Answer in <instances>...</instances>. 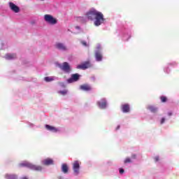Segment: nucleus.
<instances>
[{"label": "nucleus", "instance_id": "nucleus-1", "mask_svg": "<svg viewBox=\"0 0 179 179\" xmlns=\"http://www.w3.org/2000/svg\"><path fill=\"white\" fill-rule=\"evenodd\" d=\"M86 16L89 20H94L95 26H100L104 22V15L101 12L92 9L88 11Z\"/></svg>", "mask_w": 179, "mask_h": 179}, {"label": "nucleus", "instance_id": "nucleus-2", "mask_svg": "<svg viewBox=\"0 0 179 179\" xmlns=\"http://www.w3.org/2000/svg\"><path fill=\"white\" fill-rule=\"evenodd\" d=\"M20 167H28L31 170H34L35 171H41L43 168L41 166L33 165L29 162H23L20 164Z\"/></svg>", "mask_w": 179, "mask_h": 179}, {"label": "nucleus", "instance_id": "nucleus-3", "mask_svg": "<svg viewBox=\"0 0 179 179\" xmlns=\"http://www.w3.org/2000/svg\"><path fill=\"white\" fill-rule=\"evenodd\" d=\"M59 68L66 73L71 72V66H69V62H65L62 64H59Z\"/></svg>", "mask_w": 179, "mask_h": 179}, {"label": "nucleus", "instance_id": "nucleus-4", "mask_svg": "<svg viewBox=\"0 0 179 179\" xmlns=\"http://www.w3.org/2000/svg\"><path fill=\"white\" fill-rule=\"evenodd\" d=\"M44 19L50 24H57V19L54 18L51 15H45Z\"/></svg>", "mask_w": 179, "mask_h": 179}, {"label": "nucleus", "instance_id": "nucleus-5", "mask_svg": "<svg viewBox=\"0 0 179 179\" xmlns=\"http://www.w3.org/2000/svg\"><path fill=\"white\" fill-rule=\"evenodd\" d=\"M80 169V165L79 164V161H75L73 164V170L76 176L79 174V169Z\"/></svg>", "mask_w": 179, "mask_h": 179}, {"label": "nucleus", "instance_id": "nucleus-6", "mask_svg": "<svg viewBox=\"0 0 179 179\" xmlns=\"http://www.w3.org/2000/svg\"><path fill=\"white\" fill-rule=\"evenodd\" d=\"M79 80V74L75 73L71 76V78L67 80L68 83H73V82H78Z\"/></svg>", "mask_w": 179, "mask_h": 179}, {"label": "nucleus", "instance_id": "nucleus-7", "mask_svg": "<svg viewBox=\"0 0 179 179\" xmlns=\"http://www.w3.org/2000/svg\"><path fill=\"white\" fill-rule=\"evenodd\" d=\"M9 6L11 10L15 12V13H19V12H20V8H19V7H17V6H16L15 3L10 2Z\"/></svg>", "mask_w": 179, "mask_h": 179}, {"label": "nucleus", "instance_id": "nucleus-8", "mask_svg": "<svg viewBox=\"0 0 179 179\" xmlns=\"http://www.w3.org/2000/svg\"><path fill=\"white\" fill-rule=\"evenodd\" d=\"M87 68H90V62H85L83 64L77 66V69H87Z\"/></svg>", "mask_w": 179, "mask_h": 179}, {"label": "nucleus", "instance_id": "nucleus-9", "mask_svg": "<svg viewBox=\"0 0 179 179\" xmlns=\"http://www.w3.org/2000/svg\"><path fill=\"white\" fill-rule=\"evenodd\" d=\"M80 89L84 92H90V90H92V86L89 84H83L80 86Z\"/></svg>", "mask_w": 179, "mask_h": 179}, {"label": "nucleus", "instance_id": "nucleus-10", "mask_svg": "<svg viewBox=\"0 0 179 179\" xmlns=\"http://www.w3.org/2000/svg\"><path fill=\"white\" fill-rule=\"evenodd\" d=\"M95 58H96V60L98 61V62H100V61H102L103 55L101 54V52H100L99 50L96 51Z\"/></svg>", "mask_w": 179, "mask_h": 179}, {"label": "nucleus", "instance_id": "nucleus-11", "mask_svg": "<svg viewBox=\"0 0 179 179\" xmlns=\"http://www.w3.org/2000/svg\"><path fill=\"white\" fill-rule=\"evenodd\" d=\"M43 164L44 166H51V164H54V160L51 158H47L43 161Z\"/></svg>", "mask_w": 179, "mask_h": 179}, {"label": "nucleus", "instance_id": "nucleus-12", "mask_svg": "<svg viewBox=\"0 0 179 179\" xmlns=\"http://www.w3.org/2000/svg\"><path fill=\"white\" fill-rule=\"evenodd\" d=\"M57 50H61L62 51H66V46L64 43H58L55 45Z\"/></svg>", "mask_w": 179, "mask_h": 179}, {"label": "nucleus", "instance_id": "nucleus-13", "mask_svg": "<svg viewBox=\"0 0 179 179\" xmlns=\"http://www.w3.org/2000/svg\"><path fill=\"white\" fill-rule=\"evenodd\" d=\"M97 105L99 106V108L104 109L107 107V101L103 99L101 101H98Z\"/></svg>", "mask_w": 179, "mask_h": 179}, {"label": "nucleus", "instance_id": "nucleus-14", "mask_svg": "<svg viewBox=\"0 0 179 179\" xmlns=\"http://www.w3.org/2000/svg\"><path fill=\"white\" fill-rule=\"evenodd\" d=\"M46 129H48V131H50V132H58V129H57L54 126H50L49 124H46L45 126Z\"/></svg>", "mask_w": 179, "mask_h": 179}, {"label": "nucleus", "instance_id": "nucleus-15", "mask_svg": "<svg viewBox=\"0 0 179 179\" xmlns=\"http://www.w3.org/2000/svg\"><path fill=\"white\" fill-rule=\"evenodd\" d=\"M122 110L123 113H129L130 111L129 104L125 103L122 105Z\"/></svg>", "mask_w": 179, "mask_h": 179}, {"label": "nucleus", "instance_id": "nucleus-16", "mask_svg": "<svg viewBox=\"0 0 179 179\" xmlns=\"http://www.w3.org/2000/svg\"><path fill=\"white\" fill-rule=\"evenodd\" d=\"M69 170V168L68 167V164H62V171L64 173V174H68V171Z\"/></svg>", "mask_w": 179, "mask_h": 179}, {"label": "nucleus", "instance_id": "nucleus-17", "mask_svg": "<svg viewBox=\"0 0 179 179\" xmlns=\"http://www.w3.org/2000/svg\"><path fill=\"white\" fill-rule=\"evenodd\" d=\"M6 59H16V55L15 54H7L5 57Z\"/></svg>", "mask_w": 179, "mask_h": 179}, {"label": "nucleus", "instance_id": "nucleus-18", "mask_svg": "<svg viewBox=\"0 0 179 179\" xmlns=\"http://www.w3.org/2000/svg\"><path fill=\"white\" fill-rule=\"evenodd\" d=\"M6 179H17V176L16 175H9V174H7L6 175Z\"/></svg>", "mask_w": 179, "mask_h": 179}, {"label": "nucleus", "instance_id": "nucleus-19", "mask_svg": "<svg viewBox=\"0 0 179 179\" xmlns=\"http://www.w3.org/2000/svg\"><path fill=\"white\" fill-rule=\"evenodd\" d=\"M148 110H150L151 113H157V108L155 106H149Z\"/></svg>", "mask_w": 179, "mask_h": 179}, {"label": "nucleus", "instance_id": "nucleus-20", "mask_svg": "<svg viewBox=\"0 0 179 179\" xmlns=\"http://www.w3.org/2000/svg\"><path fill=\"white\" fill-rule=\"evenodd\" d=\"M45 82H52L54 80V77H45Z\"/></svg>", "mask_w": 179, "mask_h": 179}, {"label": "nucleus", "instance_id": "nucleus-21", "mask_svg": "<svg viewBox=\"0 0 179 179\" xmlns=\"http://www.w3.org/2000/svg\"><path fill=\"white\" fill-rule=\"evenodd\" d=\"M160 100L162 103H166V101H167V97L164 96H160Z\"/></svg>", "mask_w": 179, "mask_h": 179}, {"label": "nucleus", "instance_id": "nucleus-22", "mask_svg": "<svg viewBox=\"0 0 179 179\" xmlns=\"http://www.w3.org/2000/svg\"><path fill=\"white\" fill-rule=\"evenodd\" d=\"M132 161L131 160V158L127 157L126 158V159L124 160V164H127V163H131Z\"/></svg>", "mask_w": 179, "mask_h": 179}, {"label": "nucleus", "instance_id": "nucleus-23", "mask_svg": "<svg viewBox=\"0 0 179 179\" xmlns=\"http://www.w3.org/2000/svg\"><path fill=\"white\" fill-rule=\"evenodd\" d=\"M59 93L60 94H62L63 96H65V94H66L68 93V91H66V90L59 91Z\"/></svg>", "mask_w": 179, "mask_h": 179}, {"label": "nucleus", "instance_id": "nucleus-24", "mask_svg": "<svg viewBox=\"0 0 179 179\" xmlns=\"http://www.w3.org/2000/svg\"><path fill=\"white\" fill-rule=\"evenodd\" d=\"M164 121H166V119H164V117H163V118L161 120V124H164Z\"/></svg>", "mask_w": 179, "mask_h": 179}, {"label": "nucleus", "instance_id": "nucleus-25", "mask_svg": "<svg viewBox=\"0 0 179 179\" xmlns=\"http://www.w3.org/2000/svg\"><path fill=\"white\" fill-rule=\"evenodd\" d=\"M124 171L123 169H120V173L121 174H124Z\"/></svg>", "mask_w": 179, "mask_h": 179}, {"label": "nucleus", "instance_id": "nucleus-26", "mask_svg": "<svg viewBox=\"0 0 179 179\" xmlns=\"http://www.w3.org/2000/svg\"><path fill=\"white\" fill-rule=\"evenodd\" d=\"M131 158H132V159H136V155L133 154V155H131Z\"/></svg>", "mask_w": 179, "mask_h": 179}, {"label": "nucleus", "instance_id": "nucleus-27", "mask_svg": "<svg viewBox=\"0 0 179 179\" xmlns=\"http://www.w3.org/2000/svg\"><path fill=\"white\" fill-rule=\"evenodd\" d=\"M81 43L83 44V45H85L86 47V45H87V43H86V42L83 41L81 42Z\"/></svg>", "mask_w": 179, "mask_h": 179}, {"label": "nucleus", "instance_id": "nucleus-28", "mask_svg": "<svg viewBox=\"0 0 179 179\" xmlns=\"http://www.w3.org/2000/svg\"><path fill=\"white\" fill-rule=\"evenodd\" d=\"M155 162H159V157H155Z\"/></svg>", "mask_w": 179, "mask_h": 179}, {"label": "nucleus", "instance_id": "nucleus-29", "mask_svg": "<svg viewBox=\"0 0 179 179\" xmlns=\"http://www.w3.org/2000/svg\"><path fill=\"white\" fill-rule=\"evenodd\" d=\"M168 115H169V117H170V116L173 115V113L171 112H169V113H168Z\"/></svg>", "mask_w": 179, "mask_h": 179}, {"label": "nucleus", "instance_id": "nucleus-30", "mask_svg": "<svg viewBox=\"0 0 179 179\" xmlns=\"http://www.w3.org/2000/svg\"><path fill=\"white\" fill-rule=\"evenodd\" d=\"M21 179H29L27 176L22 177Z\"/></svg>", "mask_w": 179, "mask_h": 179}, {"label": "nucleus", "instance_id": "nucleus-31", "mask_svg": "<svg viewBox=\"0 0 179 179\" xmlns=\"http://www.w3.org/2000/svg\"><path fill=\"white\" fill-rule=\"evenodd\" d=\"M120 129V126H117V128H116V131H117V129Z\"/></svg>", "mask_w": 179, "mask_h": 179}, {"label": "nucleus", "instance_id": "nucleus-32", "mask_svg": "<svg viewBox=\"0 0 179 179\" xmlns=\"http://www.w3.org/2000/svg\"><path fill=\"white\" fill-rule=\"evenodd\" d=\"M60 85H64V83H60Z\"/></svg>", "mask_w": 179, "mask_h": 179}, {"label": "nucleus", "instance_id": "nucleus-33", "mask_svg": "<svg viewBox=\"0 0 179 179\" xmlns=\"http://www.w3.org/2000/svg\"><path fill=\"white\" fill-rule=\"evenodd\" d=\"M76 29H79V27H76Z\"/></svg>", "mask_w": 179, "mask_h": 179}, {"label": "nucleus", "instance_id": "nucleus-34", "mask_svg": "<svg viewBox=\"0 0 179 179\" xmlns=\"http://www.w3.org/2000/svg\"><path fill=\"white\" fill-rule=\"evenodd\" d=\"M41 1H44V0H41Z\"/></svg>", "mask_w": 179, "mask_h": 179}]
</instances>
